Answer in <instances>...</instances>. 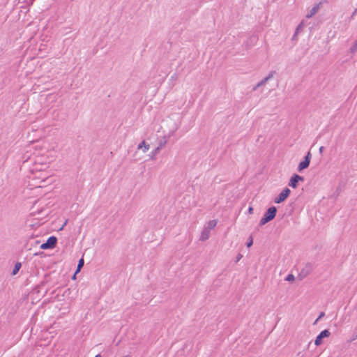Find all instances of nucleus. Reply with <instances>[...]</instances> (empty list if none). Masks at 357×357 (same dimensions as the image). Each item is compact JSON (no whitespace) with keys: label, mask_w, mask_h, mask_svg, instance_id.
Instances as JSON below:
<instances>
[{"label":"nucleus","mask_w":357,"mask_h":357,"mask_svg":"<svg viewBox=\"0 0 357 357\" xmlns=\"http://www.w3.org/2000/svg\"><path fill=\"white\" fill-rule=\"evenodd\" d=\"M312 158L311 153L309 151L305 155L304 160L301 161L298 165V171L302 172L303 170L307 169L309 167L310 160Z\"/></svg>","instance_id":"obj_4"},{"label":"nucleus","mask_w":357,"mask_h":357,"mask_svg":"<svg viewBox=\"0 0 357 357\" xmlns=\"http://www.w3.org/2000/svg\"><path fill=\"white\" fill-rule=\"evenodd\" d=\"M21 268V264L20 263H17L15 265V267L13 270V275H15L20 270V268Z\"/></svg>","instance_id":"obj_15"},{"label":"nucleus","mask_w":357,"mask_h":357,"mask_svg":"<svg viewBox=\"0 0 357 357\" xmlns=\"http://www.w3.org/2000/svg\"><path fill=\"white\" fill-rule=\"evenodd\" d=\"M291 191L289 188H285L275 199L274 202L280 204L284 202L289 195Z\"/></svg>","instance_id":"obj_5"},{"label":"nucleus","mask_w":357,"mask_h":357,"mask_svg":"<svg viewBox=\"0 0 357 357\" xmlns=\"http://www.w3.org/2000/svg\"><path fill=\"white\" fill-rule=\"evenodd\" d=\"M150 146L149 144H146L145 141H142L141 143L138 144L137 149H142L143 153H146L149 149Z\"/></svg>","instance_id":"obj_11"},{"label":"nucleus","mask_w":357,"mask_h":357,"mask_svg":"<svg viewBox=\"0 0 357 357\" xmlns=\"http://www.w3.org/2000/svg\"><path fill=\"white\" fill-rule=\"evenodd\" d=\"M304 178L301 176L295 174L290 178L289 182V185L292 188H296L298 186V183L299 181H303Z\"/></svg>","instance_id":"obj_8"},{"label":"nucleus","mask_w":357,"mask_h":357,"mask_svg":"<svg viewBox=\"0 0 357 357\" xmlns=\"http://www.w3.org/2000/svg\"><path fill=\"white\" fill-rule=\"evenodd\" d=\"M95 357H101L100 354H97Z\"/></svg>","instance_id":"obj_26"},{"label":"nucleus","mask_w":357,"mask_h":357,"mask_svg":"<svg viewBox=\"0 0 357 357\" xmlns=\"http://www.w3.org/2000/svg\"><path fill=\"white\" fill-rule=\"evenodd\" d=\"M57 146L58 144L54 140L45 141L35 146L36 149L38 150V154L40 155V157L37 156L35 160L33 167L31 169L32 174L50 170L48 164L54 160Z\"/></svg>","instance_id":"obj_1"},{"label":"nucleus","mask_w":357,"mask_h":357,"mask_svg":"<svg viewBox=\"0 0 357 357\" xmlns=\"http://www.w3.org/2000/svg\"><path fill=\"white\" fill-rule=\"evenodd\" d=\"M166 144H167V140L165 138H163L162 139H160L159 141L158 146H159L162 149V147H164L166 145Z\"/></svg>","instance_id":"obj_16"},{"label":"nucleus","mask_w":357,"mask_h":357,"mask_svg":"<svg viewBox=\"0 0 357 357\" xmlns=\"http://www.w3.org/2000/svg\"><path fill=\"white\" fill-rule=\"evenodd\" d=\"M324 316V312H321L318 318L315 320L314 324H316L317 321Z\"/></svg>","instance_id":"obj_20"},{"label":"nucleus","mask_w":357,"mask_h":357,"mask_svg":"<svg viewBox=\"0 0 357 357\" xmlns=\"http://www.w3.org/2000/svg\"><path fill=\"white\" fill-rule=\"evenodd\" d=\"M243 257L242 255L238 254L236 257V261H238Z\"/></svg>","instance_id":"obj_23"},{"label":"nucleus","mask_w":357,"mask_h":357,"mask_svg":"<svg viewBox=\"0 0 357 357\" xmlns=\"http://www.w3.org/2000/svg\"><path fill=\"white\" fill-rule=\"evenodd\" d=\"M84 266V259H80L79 262H78V265H77V271L73 276V278H75V275L76 273H77L78 272L80 271V269L82 268V267Z\"/></svg>","instance_id":"obj_14"},{"label":"nucleus","mask_w":357,"mask_h":357,"mask_svg":"<svg viewBox=\"0 0 357 357\" xmlns=\"http://www.w3.org/2000/svg\"><path fill=\"white\" fill-rule=\"evenodd\" d=\"M248 213H249L250 214H252V213H253V208H252V207H251V206H250V207H249V208H248Z\"/></svg>","instance_id":"obj_24"},{"label":"nucleus","mask_w":357,"mask_h":357,"mask_svg":"<svg viewBox=\"0 0 357 357\" xmlns=\"http://www.w3.org/2000/svg\"><path fill=\"white\" fill-rule=\"evenodd\" d=\"M56 241H57V238L56 237L50 236L48 238L46 243H43L40 245V248L43 250L53 248L55 247V245L56 244Z\"/></svg>","instance_id":"obj_6"},{"label":"nucleus","mask_w":357,"mask_h":357,"mask_svg":"<svg viewBox=\"0 0 357 357\" xmlns=\"http://www.w3.org/2000/svg\"><path fill=\"white\" fill-rule=\"evenodd\" d=\"M357 50V40L355 41L352 47H351V51L354 52Z\"/></svg>","instance_id":"obj_18"},{"label":"nucleus","mask_w":357,"mask_h":357,"mask_svg":"<svg viewBox=\"0 0 357 357\" xmlns=\"http://www.w3.org/2000/svg\"><path fill=\"white\" fill-rule=\"evenodd\" d=\"M217 225V220H210L207 222L206 225L204 227L206 229L209 230L210 231L213 229Z\"/></svg>","instance_id":"obj_12"},{"label":"nucleus","mask_w":357,"mask_h":357,"mask_svg":"<svg viewBox=\"0 0 357 357\" xmlns=\"http://www.w3.org/2000/svg\"><path fill=\"white\" fill-rule=\"evenodd\" d=\"M273 74H274V72H271V73L268 75V76H266V77H264V78H265V79H267V82H268V80H270L271 79H272V78H273Z\"/></svg>","instance_id":"obj_19"},{"label":"nucleus","mask_w":357,"mask_h":357,"mask_svg":"<svg viewBox=\"0 0 357 357\" xmlns=\"http://www.w3.org/2000/svg\"><path fill=\"white\" fill-rule=\"evenodd\" d=\"M277 209L275 206L270 207L264 213L263 218L260 220L259 225H264L272 220L276 215Z\"/></svg>","instance_id":"obj_3"},{"label":"nucleus","mask_w":357,"mask_h":357,"mask_svg":"<svg viewBox=\"0 0 357 357\" xmlns=\"http://www.w3.org/2000/svg\"><path fill=\"white\" fill-rule=\"evenodd\" d=\"M319 8H320V4H317L314 6H313L312 8V9L306 15V17L308 19L311 18L319 11Z\"/></svg>","instance_id":"obj_9"},{"label":"nucleus","mask_w":357,"mask_h":357,"mask_svg":"<svg viewBox=\"0 0 357 357\" xmlns=\"http://www.w3.org/2000/svg\"><path fill=\"white\" fill-rule=\"evenodd\" d=\"M331 335V333L328 330H324L321 331L316 337L314 340V344L316 346H319L322 343V339L324 337H328Z\"/></svg>","instance_id":"obj_7"},{"label":"nucleus","mask_w":357,"mask_h":357,"mask_svg":"<svg viewBox=\"0 0 357 357\" xmlns=\"http://www.w3.org/2000/svg\"><path fill=\"white\" fill-rule=\"evenodd\" d=\"M294 280L295 277L293 274H289L285 278V280L288 282H293Z\"/></svg>","instance_id":"obj_17"},{"label":"nucleus","mask_w":357,"mask_h":357,"mask_svg":"<svg viewBox=\"0 0 357 357\" xmlns=\"http://www.w3.org/2000/svg\"><path fill=\"white\" fill-rule=\"evenodd\" d=\"M252 244H253V241H252V238H250V241L247 243V247L250 248L252 245Z\"/></svg>","instance_id":"obj_21"},{"label":"nucleus","mask_w":357,"mask_h":357,"mask_svg":"<svg viewBox=\"0 0 357 357\" xmlns=\"http://www.w3.org/2000/svg\"><path fill=\"white\" fill-rule=\"evenodd\" d=\"M356 338H357V334H356V337H355V338H354V340H355Z\"/></svg>","instance_id":"obj_27"},{"label":"nucleus","mask_w":357,"mask_h":357,"mask_svg":"<svg viewBox=\"0 0 357 357\" xmlns=\"http://www.w3.org/2000/svg\"><path fill=\"white\" fill-rule=\"evenodd\" d=\"M160 149H161V148H160V147L157 146V147L155 148V149L154 150L153 153H154L155 155V154H158V153L160 152Z\"/></svg>","instance_id":"obj_22"},{"label":"nucleus","mask_w":357,"mask_h":357,"mask_svg":"<svg viewBox=\"0 0 357 357\" xmlns=\"http://www.w3.org/2000/svg\"><path fill=\"white\" fill-rule=\"evenodd\" d=\"M52 171H43L38 174H33V180L36 181L35 185L38 188L44 187L52 183Z\"/></svg>","instance_id":"obj_2"},{"label":"nucleus","mask_w":357,"mask_h":357,"mask_svg":"<svg viewBox=\"0 0 357 357\" xmlns=\"http://www.w3.org/2000/svg\"><path fill=\"white\" fill-rule=\"evenodd\" d=\"M210 231L206 229L205 227L204 228L203 231H202L200 234L199 240L202 241H206L209 236H210Z\"/></svg>","instance_id":"obj_10"},{"label":"nucleus","mask_w":357,"mask_h":357,"mask_svg":"<svg viewBox=\"0 0 357 357\" xmlns=\"http://www.w3.org/2000/svg\"><path fill=\"white\" fill-rule=\"evenodd\" d=\"M324 149V146H321V147L319 148V153H321L323 152Z\"/></svg>","instance_id":"obj_25"},{"label":"nucleus","mask_w":357,"mask_h":357,"mask_svg":"<svg viewBox=\"0 0 357 357\" xmlns=\"http://www.w3.org/2000/svg\"><path fill=\"white\" fill-rule=\"evenodd\" d=\"M267 82V79L264 78L261 81H260L256 86L253 87V91L257 90L259 87L265 85Z\"/></svg>","instance_id":"obj_13"}]
</instances>
